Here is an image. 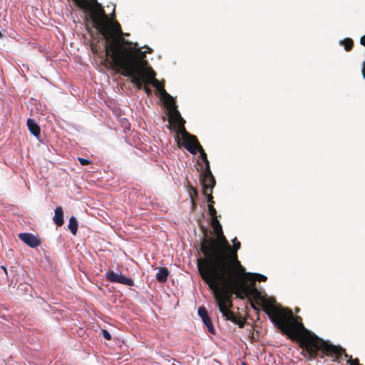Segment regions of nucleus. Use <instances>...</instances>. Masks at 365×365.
<instances>
[{"instance_id": "obj_1", "label": "nucleus", "mask_w": 365, "mask_h": 365, "mask_svg": "<svg viewBox=\"0 0 365 365\" xmlns=\"http://www.w3.org/2000/svg\"><path fill=\"white\" fill-rule=\"evenodd\" d=\"M241 243L237 242L231 246L225 235L220 239H208L200 243V250L205 259L202 265L197 263L199 271L203 272L202 278L211 289H217L218 282L237 288L241 284L236 272L246 274L245 268L238 259L237 251Z\"/></svg>"}, {"instance_id": "obj_2", "label": "nucleus", "mask_w": 365, "mask_h": 365, "mask_svg": "<svg viewBox=\"0 0 365 365\" xmlns=\"http://www.w3.org/2000/svg\"><path fill=\"white\" fill-rule=\"evenodd\" d=\"M112 61L123 71V75L130 78L131 83L140 87L142 73L150 66L145 59L147 51H142L138 42L122 38L116 39L112 45Z\"/></svg>"}, {"instance_id": "obj_3", "label": "nucleus", "mask_w": 365, "mask_h": 365, "mask_svg": "<svg viewBox=\"0 0 365 365\" xmlns=\"http://www.w3.org/2000/svg\"><path fill=\"white\" fill-rule=\"evenodd\" d=\"M93 5L86 4V19L98 34L105 40L106 47H107L108 41L118 34H123V31L118 21L109 19L101 3L97 0H93Z\"/></svg>"}, {"instance_id": "obj_4", "label": "nucleus", "mask_w": 365, "mask_h": 365, "mask_svg": "<svg viewBox=\"0 0 365 365\" xmlns=\"http://www.w3.org/2000/svg\"><path fill=\"white\" fill-rule=\"evenodd\" d=\"M319 351L328 356L337 358L343 350L341 346L334 345L329 341H324L316 334H312V338L304 343L301 354L308 361H313L318 356Z\"/></svg>"}, {"instance_id": "obj_5", "label": "nucleus", "mask_w": 365, "mask_h": 365, "mask_svg": "<svg viewBox=\"0 0 365 365\" xmlns=\"http://www.w3.org/2000/svg\"><path fill=\"white\" fill-rule=\"evenodd\" d=\"M273 325L280 329H283L292 334H298L301 331H307L301 319L294 317L290 311L288 314L277 312L274 314L271 312L267 313Z\"/></svg>"}, {"instance_id": "obj_6", "label": "nucleus", "mask_w": 365, "mask_h": 365, "mask_svg": "<svg viewBox=\"0 0 365 365\" xmlns=\"http://www.w3.org/2000/svg\"><path fill=\"white\" fill-rule=\"evenodd\" d=\"M155 77V71L153 69L151 66H147L145 72L142 73V80L140 82V87L137 83L133 84L139 90L143 87V85L150 84L155 88L157 95H158L163 101L165 103H172L173 97L166 92L163 86L160 85L159 81L156 79Z\"/></svg>"}, {"instance_id": "obj_7", "label": "nucleus", "mask_w": 365, "mask_h": 365, "mask_svg": "<svg viewBox=\"0 0 365 365\" xmlns=\"http://www.w3.org/2000/svg\"><path fill=\"white\" fill-rule=\"evenodd\" d=\"M214 291V298L215 300L216 306L217 307L220 312L222 314V317L225 320L230 321L234 324L238 325L240 328H243L245 324V321L240 316L236 315L234 312L226 309L224 303L227 301L226 298L217 292L216 289Z\"/></svg>"}, {"instance_id": "obj_8", "label": "nucleus", "mask_w": 365, "mask_h": 365, "mask_svg": "<svg viewBox=\"0 0 365 365\" xmlns=\"http://www.w3.org/2000/svg\"><path fill=\"white\" fill-rule=\"evenodd\" d=\"M105 277L111 283H118L129 287L135 286L133 279L123 274L120 272H115L113 269H108L105 274Z\"/></svg>"}, {"instance_id": "obj_9", "label": "nucleus", "mask_w": 365, "mask_h": 365, "mask_svg": "<svg viewBox=\"0 0 365 365\" xmlns=\"http://www.w3.org/2000/svg\"><path fill=\"white\" fill-rule=\"evenodd\" d=\"M201 183L203 192H212L216 181L214 175L212 173L210 167L203 168V171L201 173Z\"/></svg>"}, {"instance_id": "obj_10", "label": "nucleus", "mask_w": 365, "mask_h": 365, "mask_svg": "<svg viewBox=\"0 0 365 365\" xmlns=\"http://www.w3.org/2000/svg\"><path fill=\"white\" fill-rule=\"evenodd\" d=\"M19 238L31 248H35L41 245L39 237L30 232H21L19 234Z\"/></svg>"}, {"instance_id": "obj_11", "label": "nucleus", "mask_w": 365, "mask_h": 365, "mask_svg": "<svg viewBox=\"0 0 365 365\" xmlns=\"http://www.w3.org/2000/svg\"><path fill=\"white\" fill-rule=\"evenodd\" d=\"M197 314L199 317L201 318L203 324L207 329V331L214 334L215 331V327L212 323L211 319L208 314L207 310L204 307H200L197 309Z\"/></svg>"}, {"instance_id": "obj_12", "label": "nucleus", "mask_w": 365, "mask_h": 365, "mask_svg": "<svg viewBox=\"0 0 365 365\" xmlns=\"http://www.w3.org/2000/svg\"><path fill=\"white\" fill-rule=\"evenodd\" d=\"M234 275H239L240 278L241 284L237 288H234L231 285H226L227 287L230 288L232 290L235 292H237L239 289L243 287V275H247V276H252L255 277V280L260 281V282H265L267 279V277L259 273L256 272H247L246 274H240L239 272H236Z\"/></svg>"}, {"instance_id": "obj_13", "label": "nucleus", "mask_w": 365, "mask_h": 365, "mask_svg": "<svg viewBox=\"0 0 365 365\" xmlns=\"http://www.w3.org/2000/svg\"><path fill=\"white\" fill-rule=\"evenodd\" d=\"M53 221L54 224L61 227L64 224V213L63 210L61 207H56L54 210V215L53 217Z\"/></svg>"}, {"instance_id": "obj_14", "label": "nucleus", "mask_w": 365, "mask_h": 365, "mask_svg": "<svg viewBox=\"0 0 365 365\" xmlns=\"http://www.w3.org/2000/svg\"><path fill=\"white\" fill-rule=\"evenodd\" d=\"M26 125L31 134L39 140V137L41 135L40 128L37 125L36 121L32 118H28L26 121Z\"/></svg>"}, {"instance_id": "obj_15", "label": "nucleus", "mask_w": 365, "mask_h": 365, "mask_svg": "<svg viewBox=\"0 0 365 365\" xmlns=\"http://www.w3.org/2000/svg\"><path fill=\"white\" fill-rule=\"evenodd\" d=\"M342 351L337 356V358L335 356H331L333 358L332 361H339L342 359V356H344L346 359V363L349 365H360L359 363V360L357 359H352L351 356H349L346 353H345L344 349L342 348Z\"/></svg>"}, {"instance_id": "obj_16", "label": "nucleus", "mask_w": 365, "mask_h": 365, "mask_svg": "<svg viewBox=\"0 0 365 365\" xmlns=\"http://www.w3.org/2000/svg\"><path fill=\"white\" fill-rule=\"evenodd\" d=\"M170 272L167 267H160L155 274L156 279L161 283H164L168 280Z\"/></svg>"}, {"instance_id": "obj_17", "label": "nucleus", "mask_w": 365, "mask_h": 365, "mask_svg": "<svg viewBox=\"0 0 365 365\" xmlns=\"http://www.w3.org/2000/svg\"><path fill=\"white\" fill-rule=\"evenodd\" d=\"M194 138L196 137L191 135L190 140L188 142H185L184 145L185 149L192 155H195L197 152V146Z\"/></svg>"}, {"instance_id": "obj_18", "label": "nucleus", "mask_w": 365, "mask_h": 365, "mask_svg": "<svg viewBox=\"0 0 365 365\" xmlns=\"http://www.w3.org/2000/svg\"><path fill=\"white\" fill-rule=\"evenodd\" d=\"M212 224H213L214 230L216 232V237H208V238L204 239V240L201 243H203L205 240H207L208 239H220L222 235H224L223 232H222V225L220 224V221L217 219H213Z\"/></svg>"}, {"instance_id": "obj_19", "label": "nucleus", "mask_w": 365, "mask_h": 365, "mask_svg": "<svg viewBox=\"0 0 365 365\" xmlns=\"http://www.w3.org/2000/svg\"><path fill=\"white\" fill-rule=\"evenodd\" d=\"M196 143H197V151L199 152L200 153V158L202 159L203 163H204V168H207V166L208 167H210V162L207 159V154L205 153V151L204 150V149L202 148V145L200 144V143L198 142L197 138H194Z\"/></svg>"}, {"instance_id": "obj_20", "label": "nucleus", "mask_w": 365, "mask_h": 365, "mask_svg": "<svg viewBox=\"0 0 365 365\" xmlns=\"http://www.w3.org/2000/svg\"><path fill=\"white\" fill-rule=\"evenodd\" d=\"M168 104H170L171 106V112L173 113V117L181 125H183L185 123V120L182 118L179 110H178V108L176 105L173 103V101L172 103H168Z\"/></svg>"}, {"instance_id": "obj_21", "label": "nucleus", "mask_w": 365, "mask_h": 365, "mask_svg": "<svg viewBox=\"0 0 365 365\" xmlns=\"http://www.w3.org/2000/svg\"><path fill=\"white\" fill-rule=\"evenodd\" d=\"M68 227L69 230L71 231V232L72 233V235H76L77 231H78V221L76 218V217H74L73 215H72L69 218Z\"/></svg>"}, {"instance_id": "obj_22", "label": "nucleus", "mask_w": 365, "mask_h": 365, "mask_svg": "<svg viewBox=\"0 0 365 365\" xmlns=\"http://www.w3.org/2000/svg\"><path fill=\"white\" fill-rule=\"evenodd\" d=\"M130 36L129 33H123V34H118V36H115L114 38L111 39V41H108V45L106 47V51L108 56L110 57V58L112 60V51L111 47L113 45V43L118 38H122L123 39H125V37H128Z\"/></svg>"}, {"instance_id": "obj_23", "label": "nucleus", "mask_w": 365, "mask_h": 365, "mask_svg": "<svg viewBox=\"0 0 365 365\" xmlns=\"http://www.w3.org/2000/svg\"><path fill=\"white\" fill-rule=\"evenodd\" d=\"M339 44L341 45V46H343L344 48L346 51H349L351 50V48L353 47L354 41L350 38H344L342 40H340L339 41Z\"/></svg>"}, {"instance_id": "obj_24", "label": "nucleus", "mask_w": 365, "mask_h": 365, "mask_svg": "<svg viewBox=\"0 0 365 365\" xmlns=\"http://www.w3.org/2000/svg\"><path fill=\"white\" fill-rule=\"evenodd\" d=\"M208 212L210 215L213 219H217V210L212 205H208Z\"/></svg>"}, {"instance_id": "obj_25", "label": "nucleus", "mask_w": 365, "mask_h": 365, "mask_svg": "<svg viewBox=\"0 0 365 365\" xmlns=\"http://www.w3.org/2000/svg\"><path fill=\"white\" fill-rule=\"evenodd\" d=\"M211 193L212 192H203V194L205 195V197H206L207 199V201L208 202V205H213V204L215 203L214 200H213V197L211 195Z\"/></svg>"}, {"instance_id": "obj_26", "label": "nucleus", "mask_w": 365, "mask_h": 365, "mask_svg": "<svg viewBox=\"0 0 365 365\" xmlns=\"http://www.w3.org/2000/svg\"><path fill=\"white\" fill-rule=\"evenodd\" d=\"M78 160L81 165H87L91 163V161L88 158H78Z\"/></svg>"}, {"instance_id": "obj_27", "label": "nucleus", "mask_w": 365, "mask_h": 365, "mask_svg": "<svg viewBox=\"0 0 365 365\" xmlns=\"http://www.w3.org/2000/svg\"><path fill=\"white\" fill-rule=\"evenodd\" d=\"M102 334H103V337L107 339V340H110L111 339V334H110V332L107 330V329H102Z\"/></svg>"}, {"instance_id": "obj_28", "label": "nucleus", "mask_w": 365, "mask_h": 365, "mask_svg": "<svg viewBox=\"0 0 365 365\" xmlns=\"http://www.w3.org/2000/svg\"><path fill=\"white\" fill-rule=\"evenodd\" d=\"M141 89H143L148 96H149L152 93L151 89L149 88L148 87L145 86V85H143V87Z\"/></svg>"}, {"instance_id": "obj_29", "label": "nucleus", "mask_w": 365, "mask_h": 365, "mask_svg": "<svg viewBox=\"0 0 365 365\" xmlns=\"http://www.w3.org/2000/svg\"><path fill=\"white\" fill-rule=\"evenodd\" d=\"M360 43L365 46V35L361 37L360 38Z\"/></svg>"}, {"instance_id": "obj_30", "label": "nucleus", "mask_w": 365, "mask_h": 365, "mask_svg": "<svg viewBox=\"0 0 365 365\" xmlns=\"http://www.w3.org/2000/svg\"><path fill=\"white\" fill-rule=\"evenodd\" d=\"M143 47H145V46H144ZM147 50H145V51H147V53H152L153 52V49L150 47H147Z\"/></svg>"}, {"instance_id": "obj_31", "label": "nucleus", "mask_w": 365, "mask_h": 365, "mask_svg": "<svg viewBox=\"0 0 365 365\" xmlns=\"http://www.w3.org/2000/svg\"><path fill=\"white\" fill-rule=\"evenodd\" d=\"M231 241H232V242L233 243V245H234L235 243H236L237 242H238V241H237V237H234Z\"/></svg>"}, {"instance_id": "obj_32", "label": "nucleus", "mask_w": 365, "mask_h": 365, "mask_svg": "<svg viewBox=\"0 0 365 365\" xmlns=\"http://www.w3.org/2000/svg\"><path fill=\"white\" fill-rule=\"evenodd\" d=\"M4 36V31H0V38H2Z\"/></svg>"}, {"instance_id": "obj_33", "label": "nucleus", "mask_w": 365, "mask_h": 365, "mask_svg": "<svg viewBox=\"0 0 365 365\" xmlns=\"http://www.w3.org/2000/svg\"><path fill=\"white\" fill-rule=\"evenodd\" d=\"M1 269H3V271L4 272H6L7 269H6V267L5 266H1Z\"/></svg>"}, {"instance_id": "obj_34", "label": "nucleus", "mask_w": 365, "mask_h": 365, "mask_svg": "<svg viewBox=\"0 0 365 365\" xmlns=\"http://www.w3.org/2000/svg\"><path fill=\"white\" fill-rule=\"evenodd\" d=\"M362 75H363V78H365V73L364 71H362Z\"/></svg>"}, {"instance_id": "obj_35", "label": "nucleus", "mask_w": 365, "mask_h": 365, "mask_svg": "<svg viewBox=\"0 0 365 365\" xmlns=\"http://www.w3.org/2000/svg\"><path fill=\"white\" fill-rule=\"evenodd\" d=\"M5 274L7 276V277H9V273H8V270H6V272H4Z\"/></svg>"}, {"instance_id": "obj_36", "label": "nucleus", "mask_w": 365, "mask_h": 365, "mask_svg": "<svg viewBox=\"0 0 365 365\" xmlns=\"http://www.w3.org/2000/svg\"><path fill=\"white\" fill-rule=\"evenodd\" d=\"M114 12H115V7L113 8V11H112V14L114 15Z\"/></svg>"}, {"instance_id": "obj_37", "label": "nucleus", "mask_w": 365, "mask_h": 365, "mask_svg": "<svg viewBox=\"0 0 365 365\" xmlns=\"http://www.w3.org/2000/svg\"><path fill=\"white\" fill-rule=\"evenodd\" d=\"M230 306H232V302L230 301L227 302Z\"/></svg>"}, {"instance_id": "obj_38", "label": "nucleus", "mask_w": 365, "mask_h": 365, "mask_svg": "<svg viewBox=\"0 0 365 365\" xmlns=\"http://www.w3.org/2000/svg\"><path fill=\"white\" fill-rule=\"evenodd\" d=\"M242 365H247L246 363L242 362Z\"/></svg>"}]
</instances>
